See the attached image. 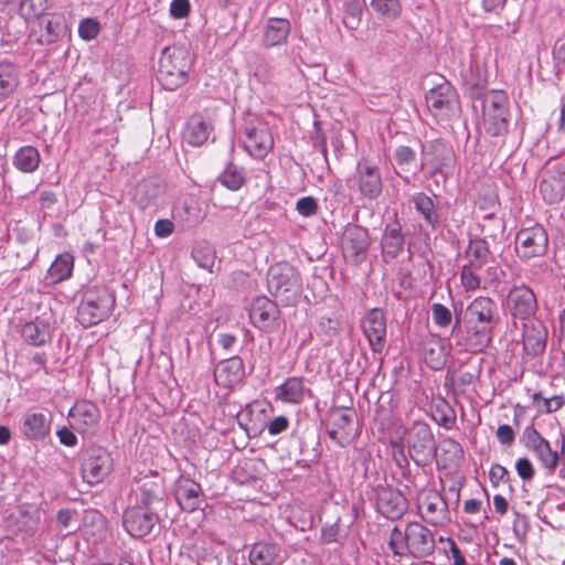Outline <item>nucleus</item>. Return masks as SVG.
<instances>
[{
    "mask_svg": "<svg viewBox=\"0 0 565 565\" xmlns=\"http://www.w3.org/2000/svg\"><path fill=\"white\" fill-rule=\"evenodd\" d=\"M409 456L417 463L425 466L436 455V443L428 425L416 422L408 431Z\"/></svg>",
    "mask_w": 565,
    "mask_h": 565,
    "instance_id": "10",
    "label": "nucleus"
},
{
    "mask_svg": "<svg viewBox=\"0 0 565 565\" xmlns=\"http://www.w3.org/2000/svg\"><path fill=\"white\" fill-rule=\"evenodd\" d=\"M495 303L489 297L476 298L466 309L467 330L462 333L460 321L452 327L457 344L470 352H480L491 342Z\"/></svg>",
    "mask_w": 565,
    "mask_h": 565,
    "instance_id": "1",
    "label": "nucleus"
},
{
    "mask_svg": "<svg viewBox=\"0 0 565 565\" xmlns=\"http://www.w3.org/2000/svg\"><path fill=\"white\" fill-rule=\"evenodd\" d=\"M449 352V347L438 335L428 334L422 340L423 358L433 370H440L445 366Z\"/></svg>",
    "mask_w": 565,
    "mask_h": 565,
    "instance_id": "22",
    "label": "nucleus"
},
{
    "mask_svg": "<svg viewBox=\"0 0 565 565\" xmlns=\"http://www.w3.org/2000/svg\"><path fill=\"white\" fill-rule=\"evenodd\" d=\"M465 255L469 262L468 265L475 268H481L492 257L488 242L480 237L470 239Z\"/></svg>",
    "mask_w": 565,
    "mask_h": 565,
    "instance_id": "34",
    "label": "nucleus"
},
{
    "mask_svg": "<svg viewBox=\"0 0 565 565\" xmlns=\"http://www.w3.org/2000/svg\"><path fill=\"white\" fill-rule=\"evenodd\" d=\"M507 305L513 318L520 320L530 319L537 309L536 297L525 285L515 286L510 290Z\"/></svg>",
    "mask_w": 565,
    "mask_h": 565,
    "instance_id": "15",
    "label": "nucleus"
},
{
    "mask_svg": "<svg viewBox=\"0 0 565 565\" xmlns=\"http://www.w3.org/2000/svg\"><path fill=\"white\" fill-rule=\"evenodd\" d=\"M540 191L547 203L559 202L565 193V170L559 166L546 169L540 184Z\"/></svg>",
    "mask_w": 565,
    "mask_h": 565,
    "instance_id": "19",
    "label": "nucleus"
},
{
    "mask_svg": "<svg viewBox=\"0 0 565 565\" xmlns=\"http://www.w3.org/2000/svg\"><path fill=\"white\" fill-rule=\"evenodd\" d=\"M41 162V156L39 150L32 146L21 147L14 154L13 164L14 167L24 172H34Z\"/></svg>",
    "mask_w": 565,
    "mask_h": 565,
    "instance_id": "35",
    "label": "nucleus"
},
{
    "mask_svg": "<svg viewBox=\"0 0 565 565\" xmlns=\"http://www.w3.org/2000/svg\"><path fill=\"white\" fill-rule=\"evenodd\" d=\"M340 536V526L334 523L331 525H326L322 527L321 539L324 543H333L339 540Z\"/></svg>",
    "mask_w": 565,
    "mask_h": 565,
    "instance_id": "63",
    "label": "nucleus"
},
{
    "mask_svg": "<svg viewBox=\"0 0 565 565\" xmlns=\"http://www.w3.org/2000/svg\"><path fill=\"white\" fill-rule=\"evenodd\" d=\"M244 150L254 159L263 160L274 149V137L268 124L262 119L248 120L241 130Z\"/></svg>",
    "mask_w": 565,
    "mask_h": 565,
    "instance_id": "5",
    "label": "nucleus"
},
{
    "mask_svg": "<svg viewBox=\"0 0 565 565\" xmlns=\"http://www.w3.org/2000/svg\"><path fill=\"white\" fill-rule=\"evenodd\" d=\"M377 508L387 519H398L407 509L406 498L399 491L382 489L377 494Z\"/></svg>",
    "mask_w": 565,
    "mask_h": 565,
    "instance_id": "25",
    "label": "nucleus"
},
{
    "mask_svg": "<svg viewBox=\"0 0 565 565\" xmlns=\"http://www.w3.org/2000/svg\"><path fill=\"white\" fill-rule=\"evenodd\" d=\"M50 420L42 413H33L23 420V434L28 439H44L50 434Z\"/></svg>",
    "mask_w": 565,
    "mask_h": 565,
    "instance_id": "32",
    "label": "nucleus"
},
{
    "mask_svg": "<svg viewBox=\"0 0 565 565\" xmlns=\"http://www.w3.org/2000/svg\"><path fill=\"white\" fill-rule=\"evenodd\" d=\"M244 374V365L239 358H231L221 362L215 371L214 379L217 385L231 387L238 383Z\"/></svg>",
    "mask_w": 565,
    "mask_h": 565,
    "instance_id": "28",
    "label": "nucleus"
},
{
    "mask_svg": "<svg viewBox=\"0 0 565 565\" xmlns=\"http://www.w3.org/2000/svg\"><path fill=\"white\" fill-rule=\"evenodd\" d=\"M19 84V71L10 61L0 62V102L6 99Z\"/></svg>",
    "mask_w": 565,
    "mask_h": 565,
    "instance_id": "36",
    "label": "nucleus"
},
{
    "mask_svg": "<svg viewBox=\"0 0 565 565\" xmlns=\"http://www.w3.org/2000/svg\"><path fill=\"white\" fill-rule=\"evenodd\" d=\"M414 203H415L417 211L423 214V216L429 224H431L435 220V217H434L435 210H434L433 200L429 196H427L423 193H419V194L415 195Z\"/></svg>",
    "mask_w": 565,
    "mask_h": 565,
    "instance_id": "49",
    "label": "nucleus"
},
{
    "mask_svg": "<svg viewBox=\"0 0 565 565\" xmlns=\"http://www.w3.org/2000/svg\"><path fill=\"white\" fill-rule=\"evenodd\" d=\"M547 246V233L540 225L523 228L516 235V250L522 258L541 257L546 253Z\"/></svg>",
    "mask_w": 565,
    "mask_h": 565,
    "instance_id": "13",
    "label": "nucleus"
},
{
    "mask_svg": "<svg viewBox=\"0 0 565 565\" xmlns=\"http://www.w3.org/2000/svg\"><path fill=\"white\" fill-rule=\"evenodd\" d=\"M532 403L539 413L551 414L561 409L565 404V399L563 395L544 397L542 393L537 392L532 395Z\"/></svg>",
    "mask_w": 565,
    "mask_h": 565,
    "instance_id": "41",
    "label": "nucleus"
},
{
    "mask_svg": "<svg viewBox=\"0 0 565 565\" xmlns=\"http://www.w3.org/2000/svg\"><path fill=\"white\" fill-rule=\"evenodd\" d=\"M356 182L361 194L367 199H376L382 192V179L377 168L359 163Z\"/></svg>",
    "mask_w": 565,
    "mask_h": 565,
    "instance_id": "24",
    "label": "nucleus"
},
{
    "mask_svg": "<svg viewBox=\"0 0 565 565\" xmlns=\"http://www.w3.org/2000/svg\"><path fill=\"white\" fill-rule=\"evenodd\" d=\"M403 246L404 236L402 235L401 226L397 224L387 225L382 237L383 253L395 257L403 250Z\"/></svg>",
    "mask_w": 565,
    "mask_h": 565,
    "instance_id": "38",
    "label": "nucleus"
},
{
    "mask_svg": "<svg viewBox=\"0 0 565 565\" xmlns=\"http://www.w3.org/2000/svg\"><path fill=\"white\" fill-rule=\"evenodd\" d=\"M267 284L271 295L286 305L295 302L301 294L300 276L286 263L269 268Z\"/></svg>",
    "mask_w": 565,
    "mask_h": 565,
    "instance_id": "4",
    "label": "nucleus"
},
{
    "mask_svg": "<svg viewBox=\"0 0 565 565\" xmlns=\"http://www.w3.org/2000/svg\"><path fill=\"white\" fill-rule=\"evenodd\" d=\"M156 514L145 511L141 508H130L124 515V526L134 537L148 535L156 524Z\"/></svg>",
    "mask_w": 565,
    "mask_h": 565,
    "instance_id": "20",
    "label": "nucleus"
},
{
    "mask_svg": "<svg viewBox=\"0 0 565 565\" xmlns=\"http://www.w3.org/2000/svg\"><path fill=\"white\" fill-rule=\"evenodd\" d=\"M173 230H174V225H173L172 221H170L168 218L159 220L154 224V234L161 238L168 237L169 235H171L173 233Z\"/></svg>",
    "mask_w": 565,
    "mask_h": 565,
    "instance_id": "61",
    "label": "nucleus"
},
{
    "mask_svg": "<svg viewBox=\"0 0 565 565\" xmlns=\"http://www.w3.org/2000/svg\"><path fill=\"white\" fill-rule=\"evenodd\" d=\"M181 212L184 214V221L189 224H198L203 220V214L193 200L184 201L178 213Z\"/></svg>",
    "mask_w": 565,
    "mask_h": 565,
    "instance_id": "50",
    "label": "nucleus"
},
{
    "mask_svg": "<svg viewBox=\"0 0 565 565\" xmlns=\"http://www.w3.org/2000/svg\"><path fill=\"white\" fill-rule=\"evenodd\" d=\"M550 145L554 152L565 153V104L561 108L556 136L550 140Z\"/></svg>",
    "mask_w": 565,
    "mask_h": 565,
    "instance_id": "48",
    "label": "nucleus"
},
{
    "mask_svg": "<svg viewBox=\"0 0 565 565\" xmlns=\"http://www.w3.org/2000/svg\"><path fill=\"white\" fill-rule=\"evenodd\" d=\"M426 105L438 120H449L460 115V102L454 86L444 81L426 94Z\"/></svg>",
    "mask_w": 565,
    "mask_h": 565,
    "instance_id": "7",
    "label": "nucleus"
},
{
    "mask_svg": "<svg viewBox=\"0 0 565 565\" xmlns=\"http://www.w3.org/2000/svg\"><path fill=\"white\" fill-rule=\"evenodd\" d=\"M46 0H22L19 12L21 17L28 20H40L41 17L47 14Z\"/></svg>",
    "mask_w": 565,
    "mask_h": 565,
    "instance_id": "43",
    "label": "nucleus"
},
{
    "mask_svg": "<svg viewBox=\"0 0 565 565\" xmlns=\"http://www.w3.org/2000/svg\"><path fill=\"white\" fill-rule=\"evenodd\" d=\"M306 387L301 377L292 376L275 388V401L298 405L305 399Z\"/></svg>",
    "mask_w": 565,
    "mask_h": 565,
    "instance_id": "29",
    "label": "nucleus"
},
{
    "mask_svg": "<svg viewBox=\"0 0 565 565\" xmlns=\"http://www.w3.org/2000/svg\"><path fill=\"white\" fill-rule=\"evenodd\" d=\"M388 546L394 555H412L416 558L429 556L435 551L431 531L419 522H409L405 529L394 526Z\"/></svg>",
    "mask_w": 565,
    "mask_h": 565,
    "instance_id": "2",
    "label": "nucleus"
},
{
    "mask_svg": "<svg viewBox=\"0 0 565 565\" xmlns=\"http://www.w3.org/2000/svg\"><path fill=\"white\" fill-rule=\"evenodd\" d=\"M497 438L502 445L510 446L513 444L515 435L512 427L504 424L498 427Z\"/></svg>",
    "mask_w": 565,
    "mask_h": 565,
    "instance_id": "60",
    "label": "nucleus"
},
{
    "mask_svg": "<svg viewBox=\"0 0 565 565\" xmlns=\"http://www.w3.org/2000/svg\"><path fill=\"white\" fill-rule=\"evenodd\" d=\"M220 182L232 191H237L245 183V175L242 168L230 163L218 178Z\"/></svg>",
    "mask_w": 565,
    "mask_h": 565,
    "instance_id": "42",
    "label": "nucleus"
},
{
    "mask_svg": "<svg viewBox=\"0 0 565 565\" xmlns=\"http://www.w3.org/2000/svg\"><path fill=\"white\" fill-rule=\"evenodd\" d=\"M73 270V257L65 253L58 255L47 270L51 282L57 284L71 277Z\"/></svg>",
    "mask_w": 565,
    "mask_h": 565,
    "instance_id": "40",
    "label": "nucleus"
},
{
    "mask_svg": "<svg viewBox=\"0 0 565 565\" xmlns=\"http://www.w3.org/2000/svg\"><path fill=\"white\" fill-rule=\"evenodd\" d=\"M554 65L558 71L565 70V42L556 43L552 50Z\"/></svg>",
    "mask_w": 565,
    "mask_h": 565,
    "instance_id": "59",
    "label": "nucleus"
},
{
    "mask_svg": "<svg viewBox=\"0 0 565 565\" xmlns=\"http://www.w3.org/2000/svg\"><path fill=\"white\" fill-rule=\"evenodd\" d=\"M278 554L279 547L276 544L258 542L250 547L249 562L252 565H271Z\"/></svg>",
    "mask_w": 565,
    "mask_h": 565,
    "instance_id": "37",
    "label": "nucleus"
},
{
    "mask_svg": "<svg viewBox=\"0 0 565 565\" xmlns=\"http://www.w3.org/2000/svg\"><path fill=\"white\" fill-rule=\"evenodd\" d=\"M547 331L540 321L523 324V348L527 354L537 355L545 350Z\"/></svg>",
    "mask_w": 565,
    "mask_h": 565,
    "instance_id": "27",
    "label": "nucleus"
},
{
    "mask_svg": "<svg viewBox=\"0 0 565 565\" xmlns=\"http://www.w3.org/2000/svg\"><path fill=\"white\" fill-rule=\"evenodd\" d=\"M66 32L64 18L56 13H47L40 18L32 26V35L41 45L57 42Z\"/></svg>",
    "mask_w": 565,
    "mask_h": 565,
    "instance_id": "16",
    "label": "nucleus"
},
{
    "mask_svg": "<svg viewBox=\"0 0 565 565\" xmlns=\"http://www.w3.org/2000/svg\"><path fill=\"white\" fill-rule=\"evenodd\" d=\"M289 426V420L286 416H277L268 424V433L270 435H278L285 431Z\"/></svg>",
    "mask_w": 565,
    "mask_h": 565,
    "instance_id": "62",
    "label": "nucleus"
},
{
    "mask_svg": "<svg viewBox=\"0 0 565 565\" xmlns=\"http://www.w3.org/2000/svg\"><path fill=\"white\" fill-rule=\"evenodd\" d=\"M509 98L503 90L487 93L482 102V124L488 134L500 136L508 130Z\"/></svg>",
    "mask_w": 565,
    "mask_h": 565,
    "instance_id": "6",
    "label": "nucleus"
},
{
    "mask_svg": "<svg viewBox=\"0 0 565 565\" xmlns=\"http://www.w3.org/2000/svg\"><path fill=\"white\" fill-rule=\"evenodd\" d=\"M452 161V153L441 142H435L430 146V151H423V167H429L431 173L443 172L444 168Z\"/></svg>",
    "mask_w": 565,
    "mask_h": 565,
    "instance_id": "30",
    "label": "nucleus"
},
{
    "mask_svg": "<svg viewBox=\"0 0 565 565\" xmlns=\"http://www.w3.org/2000/svg\"><path fill=\"white\" fill-rule=\"evenodd\" d=\"M99 33V23L92 18L84 19L78 26V34L82 39L89 41L95 39Z\"/></svg>",
    "mask_w": 565,
    "mask_h": 565,
    "instance_id": "52",
    "label": "nucleus"
},
{
    "mask_svg": "<svg viewBox=\"0 0 565 565\" xmlns=\"http://www.w3.org/2000/svg\"><path fill=\"white\" fill-rule=\"evenodd\" d=\"M174 497L181 510L193 512L199 509L202 502L203 490L200 483L181 476L174 484Z\"/></svg>",
    "mask_w": 565,
    "mask_h": 565,
    "instance_id": "17",
    "label": "nucleus"
},
{
    "mask_svg": "<svg viewBox=\"0 0 565 565\" xmlns=\"http://www.w3.org/2000/svg\"><path fill=\"white\" fill-rule=\"evenodd\" d=\"M475 267L465 265L461 269L460 280L466 291H473L480 286V278L473 271Z\"/></svg>",
    "mask_w": 565,
    "mask_h": 565,
    "instance_id": "51",
    "label": "nucleus"
},
{
    "mask_svg": "<svg viewBox=\"0 0 565 565\" xmlns=\"http://www.w3.org/2000/svg\"><path fill=\"white\" fill-rule=\"evenodd\" d=\"M372 9L380 15L395 20L402 13V3L399 0H372Z\"/></svg>",
    "mask_w": 565,
    "mask_h": 565,
    "instance_id": "44",
    "label": "nucleus"
},
{
    "mask_svg": "<svg viewBox=\"0 0 565 565\" xmlns=\"http://www.w3.org/2000/svg\"><path fill=\"white\" fill-rule=\"evenodd\" d=\"M212 126L200 115L192 116L184 131V139L188 143L199 147L202 146L211 134Z\"/></svg>",
    "mask_w": 565,
    "mask_h": 565,
    "instance_id": "31",
    "label": "nucleus"
},
{
    "mask_svg": "<svg viewBox=\"0 0 565 565\" xmlns=\"http://www.w3.org/2000/svg\"><path fill=\"white\" fill-rule=\"evenodd\" d=\"M156 198V188L152 183L141 182L136 188L134 199L141 209H147L148 206L154 204Z\"/></svg>",
    "mask_w": 565,
    "mask_h": 565,
    "instance_id": "45",
    "label": "nucleus"
},
{
    "mask_svg": "<svg viewBox=\"0 0 565 565\" xmlns=\"http://www.w3.org/2000/svg\"><path fill=\"white\" fill-rule=\"evenodd\" d=\"M362 329L374 352H381L386 338V319L381 309L374 308L362 321Z\"/></svg>",
    "mask_w": 565,
    "mask_h": 565,
    "instance_id": "18",
    "label": "nucleus"
},
{
    "mask_svg": "<svg viewBox=\"0 0 565 565\" xmlns=\"http://www.w3.org/2000/svg\"><path fill=\"white\" fill-rule=\"evenodd\" d=\"M113 471V459L110 454L103 447H95L86 450L81 463L83 480L96 486L106 480Z\"/></svg>",
    "mask_w": 565,
    "mask_h": 565,
    "instance_id": "9",
    "label": "nucleus"
},
{
    "mask_svg": "<svg viewBox=\"0 0 565 565\" xmlns=\"http://www.w3.org/2000/svg\"><path fill=\"white\" fill-rule=\"evenodd\" d=\"M139 490L142 504L150 507L161 500L163 495V480L160 478H145Z\"/></svg>",
    "mask_w": 565,
    "mask_h": 565,
    "instance_id": "39",
    "label": "nucleus"
},
{
    "mask_svg": "<svg viewBox=\"0 0 565 565\" xmlns=\"http://www.w3.org/2000/svg\"><path fill=\"white\" fill-rule=\"evenodd\" d=\"M415 157V151L407 146H399L395 151V160L399 166L409 164Z\"/></svg>",
    "mask_w": 565,
    "mask_h": 565,
    "instance_id": "57",
    "label": "nucleus"
},
{
    "mask_svg": "<svg viewBox=\"0 0 565 565\" xmlns=\"http://www.w3.org/2000/svg\"><path fill=\"white\" fill-rule=\"evenodd\" d=\"M22 337L34 345H43L51 339V324L44 319L36 318L22 327Z\"/></svg>",
    "mask_w": 565,
    "mask_h": 565,
    "instance_id": "33",
    "label": "nucleus"
},
{
    "mask_svg": "<svg viewBox=\"0 0 565 565\" xmlns=\"http://www.w3.org/2000/svg\"><path fill=\"white\" fill-rule=\"evenodd\" d=\"M249 316L254 326L262 330H270L276 324L279 310L277 305L267 297H258L252 303Z\"/></svg>",
    "mask_w": 565,
    "mask_h": 565,
    "instance_id": "23",
    "label": "nucleus"
},
{
    "mask_svg": "<svg viewBox=\"0 0 565 565\" xmlns=\"http://www.w3.org/2000/svg\"><path fill=\"white\" fill-rule=\"evenodd\" d=\"M71 426L82 435H94L99 426L100 412L89 401H78L70 411Z\"/></svg>",
    "mask_w": 565,
    "mask_h": 565,
    "instance_id": "14",
    "label": "nucleus"
},
{
    "mask_svg": "<svg viewBox=\"0 0 565 565\" xmlns=\"http://www.w3.org/2000/svg\"><path fill=\"white\" fill-rule=\"evenodd\" d=\"M446 542L449 546V553L454 559L452 565H467L465 556L462 555L456 542L450 537H447Z\"/></svg>",
    "mask_w": 565,
    "mask_h": 565,
    "instance_id": "64",
    "label": "nucleus"
},
{
    "mask_svg": "<svg viewBox=\"0 0 565 565\" xmlns=\"http://www.w3.org/2000/svg\"><path fill=\"white\" fill-rule=\"evenodd\" d=\"M192 255L201 268L212 271L216 258L212 246L207 244L199 245L193 249Z\"/></svg>",
    "mask_w": 565,
    "mask_h": 565,
    "instance_id": "46",
    "label": "nucleus"
},
{
    "mask_svg": "<svg viewBox=\"0 0 565 565\" xmlns=\"http://www.w3.org/2000/svg\"><path fill=\"white\" fill-rule=\"evenodd\" d=\"M296 210L302 216H311L318 210L317 202L311 196L301 198L296 203Z\"/></svg>",
    "mask_w": 565,
    "mask_h": 565,
    "instance_id": "54",
    "label": "nucleus"
},
{
    "mask_svg": "<svg viewBox=\"0 0 565 565\" xmlns=\"http://www.w3.org/2000/svg\"><path fill=\"white\" fill-rule=\"evenodd\" d=\"M332 428L329 430L331 439L340 445L348 444L355 435V415L352 411L335 409L331 413Z\"/></svg>",
    "mask_w": 565,
    "mask_h": 565,
    "instance_id": "21",
    "label": "nucleus"
},
{
    "mask_svg": "<svg viewBox=\"0 0 565 565\" xmlns=\"http://www.w3.org/2000/svg\"><path fill=\"white\" fill-rule=\"evenodd\" d=\"M191 57L181 46L164 47L158 67V79L167 90H174L188 81Z\"/></svg>",
    "mask_w": 565,
    "mask_h": 565,
    "instance_id": "3",
    "label": "nucleus"
},
{
    "mask_svg": "<svg viewBox=\"0 0 565 565\" xmlns=\"http://www.w3.org/2000/svg\"><path fill=\"white\" fill-rule=\"evenodd\" d=\"M434 322L439 327H447L451 322L450 310L441 303H434L431 307Z\"/></svg>",
    "mask_w": 565,
    "mask_h": 565,
    "instance_id": "53",
    "label": "nucleus"
},
{
    "mask_svg": "<svg viewBox=\"0 0 565 565\" xmlns=\"http://www.w3.org/2000/svg\"><path fill=\"white\" fill-rule=\"evenodd\" d=\"M533 452L536 455L537 459L541 461L544 468L548 470H554L556 468L558 461V452L551 448L548 441L533 450Z\"/></svg>",
    "mask_w": 565,
    "mask_h": 565,
    "instance_id": "47",
    "label": "nucleus"
},
{
    "mask_svg": "<svg viewBox=\"0 0 565 565\" xmlns=\"http://www.w3.org/2000/svg\"><path fill=\"white\" fill-rule=\"evenodd\" d=\"M371 238L366 228L350 224L342 236V253L347 262L359 265L367 257Z\"/></svg>",
    "mask_w": 565,
    "mask_h": 565,
    "instance_id": "12",
    "label": "nucleus"
},
{
    "mask_svg": "<svg viewBox=\"0 0 565 565\" xmlns=\"http://www.w3.org/2000/svg\"><path fill=\"white\" fill-rule=\"evenodd\" d=\"M291 25L289 20L284 18H269L263 32V44L265 47H274L287 43Z\"/></svg>",
    "mask_w": 565,
    "mask_h": 565,
    "instance_id": "26",
    "label": "nucleus"
},
{
    "mask_svg": "<svg viewBox=\"0 0 565 565\" xmlns=\"http://www.w3.org/2000/svg\"><path fill=\"white\" fill-rule=\"evenodd\" d=\"M190 1L189 0H172L170 4V14L174 19H183L190 13Z\"/></svg>",
    "mask_w": 565,
    "mask_h": 565,
    "instance_id": "56",
    "label": "nucleus"
},
{
    "mask_svg": "<svg viewBox=\"0 0 565 565\" xmlns=\"http://www.w3.org/2000/svg\"><path fill=\"white\" fill-rule=\"evenodd\" d=\"M417 507L422 519L433 526H444L450 521L447 502L434 489L420 491L417 498Z\"/></svg>",
    "mask_w": 565,
    "mask_h": 565,
    "instance_id": "11",
    "label": "nucleus"
},
{
    "mask_svg": "<svg viewBox=\"0 0 565 565\" xmlns=\"http://www.w3.org/2000/svg\"><path fill=\"white\" fill-rule=\"evenodd\" d=\"M508 476L509 471L503 466L499 463L491 466L489 477L494 486H498L500 482H504L508 479Z\"/></svg>",
    "mask_w": 565,
    "mask_h": 565,
    "instance_id": "58",
    "label": "nucleus"
},
{
    "mask_svg": "<svg viewBox=\"0 0 565 565\" xmlns=\"http://www.w3.org/2000/svg\"><path fill=\"white\" fill-rule=\"evenodd\" d=\"M515 470L523 481H530L534 477V468L527 458H520L515 462Z\"/></svg>",
    "mask_w": 565,
    "mask_h": 565,
    "instance_id": "55",
    "label": "nucleus"
},
{
    "mask_svg": "<svg viewBox=\"0 0 565 565\" xmlns=\"http://www.w3.org/2000/svg\"><path fill=\"white\" fill-rule=\"evenodd\" d=\"M115 302L114 297L105 289L86 292L77 310V319L84 327H92L108 317Z\"/></svg>",
    "mask_w": 565,
    "mask_h": 565,
    "instance_id": "8",
    "label": "nucleus"
}]
</instances>
